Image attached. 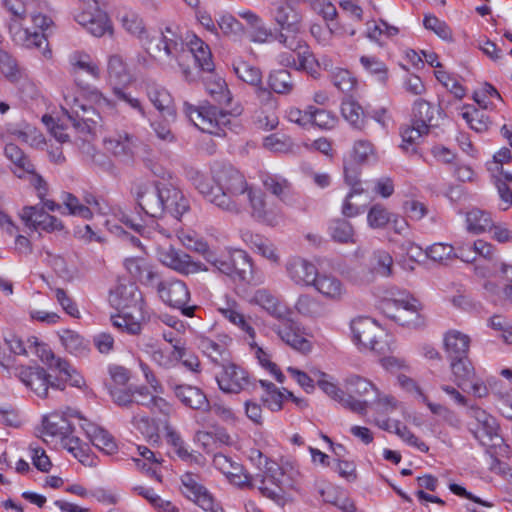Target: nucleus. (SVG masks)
Instances as JSON below:
<instances>
[{
	"instance_id": "59",
	"label": "nucleus",
	"mask_w": 512,
	"mask_h": 512,
	"mask_svg": "<svg viewBox=\"0 0 512 512\" xmlns=\"http://www.w3.org/2000/svg\"><path fill=\"white\" fill-rule=\"evenodd\" d=\"M113 402L120 407H130L134 404V387L120 388L105 383Z\"/></svg>"
},
{
	"instance_id": "61",
	"label": "nucleus",
	"mask_w": 512,
	"mask_h": 512,
	"mask_svg": "<svg viewBox=\"0 0 512 512\" xmlns=\"http://www.w3.org/2000/svg\"><path fill=\"white\" fill-rule=\"evenodd\" d=\"M62 200L65 207L69 210V214L82 217L83 219L92 218L91 208L86 206V204H81L75 195L64 193Z\"/></svg>"
},
{
	"instance_id": "36",
	"label": "nucleus",
	"mask_w": 512,
	"mask_h": 512,
	"mask_svg": "<svg viewBox=\"0 0 512 512\" xmlns=\"http://www.w3.org/2000/svg\"><path fill=\"white\" fill-rule=\"evenodd\" d=\"M187 49L191 52L189 65L190 62L195 61L203 71L211 72L213 70L214 64L210 48L200 38L193 35V38L187 44Z\"/></svg>"
},
{
	"instance_id": "15",
	"label": "nucleus",
	"mask_w": 512,
	"mask_h": 512,
	"mask_svg": "<svg viewBox=\"0 0 512 512\" xmlns=\"http://www.w3.org/2000/svg\"><path fill=\"white\" fill-rule=\"evenodd\" d=\"M347 394L354 398V401H365V408L359 414L367 412L368 405L378 399L379 393L376 386L368 379L352 374L344 380Z\"/></svg>"
},
{
	"instance_id": "28",
	"label": "nucleus",
	"mask_w": 512,
	"mask_h": 512,
	"mask_svg": "<svg viewBox=\"0 0 512 512\" xmlns=\"http://www.w3.org/2000/svg\"><path fill=\"white\" fill-rule=\"evenodd\" d=\"M296 33H279L277 40L283 46L296 54L299 58L300 67H311L315 62V58L306 42Z\"/></svg>"
},
{
	"instance_id": "50",
	"label": "nucleus",
	"mask_w": 512,
	"mask_h": 512,
	"mask_svg": "<svg viewBox=\"0 0 512 512\" xmlns=\"http://www.w3.org/2000/svg\"><path fill=\"white\" fill-rule=\"evenodd\" d=\"M461 116L471 129L479 133L487 131L491 124L489 117L474 107H464Z\"/></svg>"
},
{
	"instance_id": "48",
	"label": "nucleus",
	"mask_w": 512,
	"mask_h": 512,
	"mask_svg": "<svg viewBox=\"0 0 512 512\" xmlns=\"http://www.w3.org/2000/svg\"><path fill=\"white\" fill-rule=\"evenodd\" d=\"M330 235L335 242L341 244H354V228L352 224L344 219H335L329 226Z\"/></svg>"
},
{
	"instance_id": "46",
	"label": "nucleus",
	"mask_w": 512,
	"mask_h": 512,
	"mask_svg": "<svg viewBox=\"0 0 512 512\" xmlns=\"http://www.w3.org/2000/svg\"><path fill=\"white\" fill-rule=\"evenodd\" d=\"M134 312H126L111 315L110 320L112 326L119 330L122 333H127L129 335H139L142 330L141 323L137 321L134 316Z\"/></svg>"
},
{
	"instance_id": "11",
	"label": "nucleus",
	"mask_w": 512,
	"mask_h": 512,
	"mask_svg": "<svg viewBox=\"0 0 512 512\" xmlns=\"http://www.w3.org/2000/svg\"><path fill=\"white\" fill-rule=\"evenodd\" d=\"M181 492L189 500L193 501L203 510L208 512H222V508L215 503L213 496L199 482V475L192 472L184 473L181 478Z\"/></svg>"
},
{
	"instance_id": "30",
	"label": "nucleus",
	"mask_w": 512,
	"mask_h": 512,
	"mask_svg": "<svg viewBox=\"0 0 512 512\" xmlns=\"http://www.w3.org/2000/svg\"><path fill=\"white\" fill-rule=\"evenodd\" d=\"M166 441L172 447L177 457L186 463L201 464L204 459L200 453L189 450L188 444L182 438L181 434L170 426H166Z\"/></svg>"
},
{
	"instance_id": "63",
	"label": "nucleus",
	"mask_w": 512,
	"mask_h": 512,
	"mask_svg": "<svg viewBox=\"0 0 512 512\" xmlns=\"http://www.w3.org/2000/svg\"><path fill=\"white\" fill-rule=\"evenodd\" d=\"M54 368L57 369L61 374L65 375V382L73 387H81L84 384L83 377L77 372V370L71 366V364L62 358H58L54 364Z\"/></svg>"
},
{
	"instance_id": "56",
	"label": "nucleus",
	"mask_w": 512,
	"mask_h": 512,
	"mask_svg": "<svg viewBox=\"0 0 512 512\" xmlns=\"http://www.w3.org/2000/svg\"><path fill=\"white\" fill-rule=\"evenodd\" d=\"M73 101L74 103L73 105H71L70 110H68L65 107H62V110L65 112L69 120L73 123L74 127L80 128L82 126H85L89 129L87 121H90L94 124L97 123L95 119L85 117V114L88 112V109L84 105L79 104L77 99H74Z\"/></svg>"
},
{
	"instance_id": "47",
	"label": "nucleus",
	"mask_w": 512,
	"mask_h": 512,
	"mask_svg": "<svg viewBox=\"0 0 512 512\" xmlns=\"http://www.w3.org/2000/svg\"><path fill=\"white\" fill-rule=\"evenodd\" d=\"M341 113L355 129H364L366 116L362 107L356 101L351 99L344 100L341 104Z\"/></svg>"
},
{
	"instance_id": "1",
	"label": "nucleus",
	"mask_w": 512,
	"mask_h": 512,
	"mask_svg": "<svg viewBox=\"0 0 512 512\" xmlns=\"http://www.w3.org/2000/svg\"><path fill=\"white\" fill-rule=\"evenodd\" d=\"M212 182L203 175L194 179L196 189L222 211L239 214L249 202L251 215L258 222L277 226L283 220L279 206L268 205L264 193L249 186L245 176L231 164L215 163L211 168Z\"/></svg>"
},
{
	"instance_id": "4",
	"label": "nucleus",
	"mask_w": 512,
	"mask_h": 512,
	"mask_svg": "<svg viewBox=\"0 0 512 512\" xmlns=\"http://www.w3.org/2000/svg\"><path fill=\"white\" fill-rule=\"evenodd\" d=\"M157 50L163 53L169 60V65L175 69V65L181 70L185 80H191V67L188 61L191 59V52L187 49L181 29L176 24L166 25L160 32L157 43Z\"/></svg>"
},
{
	"instance_id": "60",
	"label": "nucleus",
	"mask_w": 512,
	"mask_h": 512,
	"mask_svg": "<svg viewBox=\"0 0 512 512\" xmlns=\"http://www.w3.org/2000/svg\"><path fill=\"white\" fill-rule=\"evenodd\" d=\"M393 215L380 204L373 205L368 214L367 222L373 229L384 228L391 221Z\"/></svg>"
},
{
	"instance_id": "20",
	"label": "nucleus",
	"mask_w": 512,
	"mask_h": 512,
	"mask_svg": "<svg viewBox=\"0 0 512 512\" xmlns=\"http://www.w3.org/2000/svg\"><path fill=\"white\" fill-rule=\"evenodd\" d=\"M251 304L258 305L271 316L282 319L287 313V307L271 293V290H243Z\"/></svg>"
},
{
	"instance_id": "5",
	"label": "nucleus",
	"mask_w": 512,
	"mask_h": 512,
	"mask_svg": "<svg viewBox=\"0 0 512 512\" xmlns=\"http://www.w3.org/2000/svg\"><path fill=\"white\" fill-rule=\"evenodd\" d=\"M213 265L221 273L244 285L258 286L264 280L263 273L256 269L250 256L243 250H233L215 259Z\"/></svg>"
},
{
	"instance_id": "35",
	"label": "nucleus",
	"mask_w": 512,
	"mask_h": 512,
	"mask_svg": "<svg viewBox=\"0 0 512 512\" xmlns=\"http://www.w3.org/2000/svg\"><path fill=\"white\" fill-rule=\"evenodd\" d=\"M43 433L51 437H58L64 440L74 432V426L64 416L58 413H52L45 416L42 420Z\"/></svg>"
},
{
	"instance_id": "52",
	"label": "nucleus",
	"mask_w": 512,
	"mask_h": 512,
	"mask_svg": "<svg viewBox=\"0 0 512 512\" xmlns=\"http://www.w3.org/2000/svg\"><path fill=\"white\" fill-rule=\"evenodd\" d=\"M234 71L239 79L251 86L257 87L263 83L261 70L248 62H238L234 65Z\"/></svg>"
},
{
	"instance_id": "49",
	"label": "nucleus",
	"mask_w": 512,
	"mask_h": 512,
	"mask_svg": "<svg viewBox=\"0 0 512 512\" xmlns=\"http://www.w3.org/2000/svg\"><path fill=\"white\" fill-rule=\"evenodd\" d=\"M429 131L423 129L419 125L406 126L401 129L402 144L400 145L406 153L415 154L417 153L416 143L423 136L427 135Z\"/></svg>"
},
{
	"instance_id": "8",
	"label": "nucleus",
	"mask_w": 512,
	"mask_h": 512,
	"mask_svg": "<svg viewBox=\"0 0 512 512\" xmlns=\"http://www.w3.org/2000/svg\"><path fill=\"white\" fill-rule=\"evenodd\" d=\"M23 19H11L9 24V32L18 45L26 48H41L47 45L45 31L52 25L50 17L35 12L31 14V21L34 25L33 29L23 27Z\"/></svg>"
},
{
	"instance_id": "40",
	"label": "nucleus",
	"mask_w": 512,
	"mask_h": 512,
	"mask_svg": "<svg viewBox=\"0 0 512 512\" xmlns=\"http://www.w3.org/2000/svg\"><path fill=\"white\" fill-rule=\"evenodd\" d=\"M283 476L284 474L282 469L280 471L266 473V476L261 478L260 485L258 486L260 493L272 500L280 499L282 493L284 492V484L283 480L281 479Z\"/></svg>"
},
{
	"instance_id": "9",
	"label": "nucleus",
	"mask_w": 512,
	"mask_h": 512,
	"mask_svg": "<svg viewBox=\"0 0 512 512\" xmlns=\"http://www.w3.org/2000/svg\"><path fill=\"white\" fill-rule=\"evenodd\" d=\"M124 267L130 276V285L152 286L156 288H167L169 286H185L181 281L165 283L159 274L142 257H130L124 261Z\"/></svg>"
},
{
	"instance_id": "33",
	"label": "nucleus",
	"mask_w": 512,
	"mask_h": 512,
	"mask_svg": "<svg viewBox=\"0 0 512 512\" xmlns=\"http://www.w3.org/2000/svg\"><path fill=\"white\" fill-rule=\"evenodd\" d=\"M452 381L461 389L471 383L476 376L475 367L468 356L449 361Z\"/></svg>"
},
{
	"instance_id": "43",
	"label": "nucleus",
	"mask_w": 512,
	"mask_h": 512,
	"mask_svg": "<svg viewBox=\"0 0 512 512\" xmlns=\"http://www.w3.org/2000/svg\"><path fill=\"white\" fill-rule=\"evenodd\" d=\"M268 86L274 93L287 95L294 90L295 81L288 70L278 69L270 72Z\"/></svg>"
},
{
	"instance_id": "62",
	"label": "nucleus",
	"mask_w": 512,
	"mask_h": 512,
	"mask_svg": "<svg viewBox=\"0 0 512 512\" xmlns=\"http://www.w3.org/2000/svg\"><path fill=\"white\" fill-rule=\"evenodd\" d=\"M82 152L85 154L87 160L100 169L109 171L113 168L112 161L104 153L97 151L88 142L83 144Z\"/></svg>"
},
{
	"instance_id": "51",
	"label": "nucleus",
	"mask_w": 512,
	"mask_h": 512,
	"mask_svg": "<svg viewBox=\"0 0 512 512\" xmlns=\"http://www.w3.org/2000/svg\"><path fill=\"white\" fill-rule=\"evenodd\" d=\"M264 188L278 197L280 200H285L291 190L290 183L277 175L266 174L262 177Z\"/></svg>"
},
{
	"instance_id": "34",
	"label": "nucleus",
	"mask_w": 512,
	"mask_h": 512,
	"mask_svg": "<svg viewBox=\"0 0 512 512\" xmlns=\"http://www.w3.org/2000/svg\"><path fill=\"white\" fill-rule=\"evenodd\" d=\"M163 302L172 308L179 309L184 316H194L197 305H188L190 301V290H158Z\"/></svg>"
},
{
	"instance_id": "7",
	"label": "nucleus",
	"mask_w": 512,
	"mask_h": 512,
	"mask_svg": "<svg viewBox=\"0 0 512 512\" xmlns=\"http://www.w3.org/2000/svg\"><path fill=\"white\" fill-rule=\"evenodd\" d=\"M289 278L298 286L314 288H338L340 283L332 275L319 274L316 266L301 257L290 258L286 264Z\"/></svg>"
},
{
	"instance_id": "55",
	"label": "nucleus",
	"mask_w": 512,
	"mask_h": 512,
	"mask_svg": "<svg viewBox=\"0 0 512 512\" xmlns=\"http://www.w3.org/2000/svg\"><path fill=\"white\" fill-rule=\"evenodd\" d=\"M425 256L434 262L447 264L448 261L454 259L455 249L452 245L446 243H434L427 247L424 252Z\"/></svg>"
},
{
	"instance_id": "37",
	"label": "nucleus",
	"mask_w": 512,
	"mask_h": 512,
	"mask_svg": "<svg viewBox=\"0 0 512 512\" xmlns=\"http://www.w3.org/2000/svg\"><path fill=\"white\" fill-rule=\"evenodd\" d=\"M60 340L65 350L75 357H87L90 352L89 341L84 339L76 331L66 329L60 335Z\"/></svg>"
},
{
	"instance_id": "23",
	"label": "nucleus",
	"mask_w": 512,
	"mask_h": 512,
	"mask_svg": "<svg viewBox=\"0 0 512 512\" xmlns=\"http://www.w3.org/2000/svg\"><path fill=\"white\" fill-rule=\"evenodd\" d=\"M75 20L95 37H102L105 34L111 35L113 33L108 15L100 10H97L95 13L83 11L76 15Z\"/></svg>"
},
{
	"instance_id": "24",
	"label": "nucleus",
	"mask_w": 512,
	"mask_h": 512,
	"mask_svg": "<svg viewBox=\"0 0 512 512\" xmlns=\"http://www.w3.org/2000/svg\"><path fill=\"white\" fill-rule=\"evenodd\" d=\"M317 385L326 395L352 412H362L364 410L365 401H354L351 395H346L336 383L329 380L326 373H321V378L317 381Z\"/></svg>"
},
{
	"instance_id": "31",
	"label": "nucleus",
	"mask_w": 512,
	"mask_h": 512,
	"mask_svg": "<svg viewBox=\"0 0 512 512\" xmlns=\"http://www.w3.org/2000/svg\"><path fill=\"white\" fill-rule=\"evenodd\" d=\"M440 114V110L434 107L429 101L419 98L413 103L412 123L429 131L431 127L437 125L436 115Z\"/></svg>"
},
{
	"instance_id": "38",
	"label": "nucleus",
	"mask_w": 512,
	"mask_h": 512,
	"mask_svg": "<svg viewBox=\"0 0 512 512\" xmlns=\"http://www.w3.org/2000/svg\"><path fill=\"white\" fill-rule=\"evenodd\" d=\"M87 436L90 438L92 444L99 450L103 451L108 455H112L117 452L118 446L115 442L114 437L103 428L96 427L92 424H88V428H84Z\"/></svg>"
},
{
	"instance_id": "6",
	"label": "nucleus",
	"mask_w": 512,
	"mask_h": 512,
	"mask_svg": "<svg viewBox=\"0 0 512 512\" xmlns=\"http://www.w3.org/2000/svg\"><path fill=\"white\" fill-rule=\"evenodd\" d=\"M377 308L388 318L403 326L417 327L423 324L419 313L422 305L411 295L400 298H383L378 301Z\"/></svg>"
},
{
	"instance_id": "58",
	"label": "nucleus",
	"mask_w": 512,
	"mask_h": 512,
	"mask_svg": "<svg viewBox=\"0 0 512 512\" xmlns=\"http://www.w3.org/2000/svg\"><path fill=\"white\" fill-rule=\"evenodd\" d=\"M333 85L343 93H349L356 86V79L350 71L342 68H336L331 74Z\"/></svg>"
},
{
	"instance_id": "39",
	"label": "nucleus",
	"mask_w": 512,
	"mask_h": 512,
	"mask_svg": "<svg viewBox=\"0 0 512 512\" xmlns=\"http://www.w3.org/2000/svg\"><path fill=\"white\" fill-rule=\"evenodd\" d=\"M4 153L14 164L15 168L13 172L18 178H22L26 174L34 173V165L17 145L13 143L6 144Z\"/></svg>"
},
{
	"instance_id": "3",
	"label": "nucleus",
	"mask_w": 512,
	"mask_h": 512,
	"mask_svg": "<svg viewBox=\"0 0 512 512\" xmlns=\"http://www.w3.org/2000/svg\"><path fill=\"white\" fill-rule=\"evenodd\" d=\"M183 109L186 116L199 130L215 136H225L227 130H231L230 115L239 116L243 112V108L239 104L231 108L229 112L211 104L194 106L188 102H184Z\"/></svg>"
},
{
	"instance_id": "13",
	"label": "nucleus",
	"mask_w": 512,
	"mask_h": 512,
	"mask_svg": "<svg viewBox=\"0 0 512 512\" xmlns=\"http://www.w3.org/2000/svg\"><path fill=\"white\" fill-rule=\"evenodd\" d=\"M222 371L216 376L219 389L224 393L238 394L249 384V374L234 363L221 364Z\"/></svg>"
},
{
	"instance_id": "19",
	"label": "nucleus",
	"mask_w": 512,
	"mask_h": 512,
	"mask_svg": "<svg viewBox=\"0 0 512 512\" xmlns=\"http://www.w3.org/2000/svg\"><path fill=\"white\" fill-rule=\"evenodd\" d=\"M105 150L121 161L132 159L135 148V137L126 131L116 132L104 138Z\"/></svg>"
},
{
	"instance_id": "32",
	"label": "nucleus",
	"mask_w": 512,
	"mask_h": 512,
	"mask_svg": "<svg viewBox=\"0 0 512 512\" xmlns=\"http://www.w3.org/2000/svg\"><path fill=\"white\" fill-rule=\"evenodd\" d=\"M273 17L276 23L288 33L300 31L302 16L289 4L284 2L276 4Z\"/></svg>"
},
{
	"instance_id": "64",
	"label": "nucleus",
	"mask_w": 512,
	"mask_h": 512,
	"mask_svg": "<svg viewBox=\"0 0 512 512\" xmlns=\"http://www.w3.org/2000/svg\"><path fill=\"white\" fill-rule=\"evenodd\" d=\"M122 26L124 29L138 38H143L146 35L143 20L135 13H125L121 18Z\"/></svg>"
},
{
	"instance_id": "14",
	"label": "nucleus",
	"mask_w": 512,
	"mask_h": 512,
	"mask_svg": "<svg viewBox=\"0 0 512 512\" xmlns=\"http://www.w3.org/2000/svg\"><path fill=\"white\" fill-rule=\"evenodd\" d=\"M232 339L225 334H219L215 338L205 335L197 337V347L206 355L213 363L221 365L228 361V346Z\"/></svg>"
},
{
	"instance_id": "26",
	"label": "nucleus",
	"mask_w": 512,
	"mask_h": 512,
	"mask_svg": "<svg viewBox=\"0 0 512 512\" xmlns=\"http://www.w3.org/2000/svg\"><path fill=\"white\" fill-rule=\"evenodd\" d=\"M164 214L168 213L176 219L189 210V202L182 191L171 184L161 183Z\"/></svg>"
},
{
	"instance_id": "18",
	"label": "nucleus",
	"mask_w": 512,
	"mask_h": 512,
	"mask_svg": "<svg viewBox=\"0 0 512 512\" xmlns=\"http://www.w3.org/2000/svg\"><path fill=\"white\" fill-rule=\"evenodd\" d=\"M108 301L111 307L121 313H143L144 297L141 290H110Z\"/></svg>"
},
{
	"instance_id": "12",
	"label": "nucleus",
	"mask_w": 512,
	"mask_h": 512,
	"mask_svg": "<svg viewBox=\"0 0 512 512\" xmlns=\"http://www.w3.org/2000/svg\"><path fill=\"white\" fill-rule=\"evenodd\" d=\"M169 389L186 408L208 413L211 404L206 393L199 387L189 384H177L172 380L167 382Z\"/></svg>"
},
{
	"instance_id": "27",
	"label": "nucleus",
	"mask_w": 512,
	"mask_h": 512,
	"mask_svg": "<svg viewBox=\"0 0 512 512\" xmlns=\"http://www.w3.org/2000/svg\"><path fill=\"white\" fill-rule=\"evenodd\" d=\"M471 339L461 331L451 329L443 336V347L448 361L469 355Z\"/></svg>"
},
{
	"instance_id": "25",
	"label": "nucleus",
	"mask_w": 512,
	"mask_h": 512,
	"mask_svg": "<svg viewBox=\"0 0 512 512\" xmlns=\"http://www.w3.org/2000/svg\"><path fill=\"white\" fill-rule=\"evenodd\" d=\"M282 319V323L274 329L278 336L295 350L310 351V342L303 337L299 324L292 319Z\"/></svg>"
},
{
	"instance_id": "29",
	"label": "nucleus",
	"mask_w": 512,
	"mask_h": 512,
	"mask_svg": "<svg viewBox=\"0 0 512 512\" xmlns=\"http://www.w3.org/2000/svg\"><path fill=\"white\" fill-rule=\"evenodd\" d=\"M147 96L161 115L172 121L175 120L176 110L173 98L166 88L157 84H149L147 86Z\"/></svg>"
},
{
	"instance_id": "21",
	"label": "nucleus",
	"mask_w": 512,
	"mask_h": 512,
	"mask_svg": "<svg viewBox=\"0 0 512 512\" xmlns=\"http://www.w3.org/2000/svg\"><path fill=\"white\" fill-rule=\"evenodd\" d=\"M137 203L144 213L150 217H160L164 214L162 186L141 187L137 192Z\"/></svg>"
},
{
	"instance_id": "2",
	"label": "nucleus",
	"mask_w": 512,
	"mask_h": 512,
	"mask_svg": "<svg viewBox=\"0 0 512 512\" xmlns=\"http://www.w3.org/2000/svg\"><path fill=\"white\" fill-rule=\"evenodd\" d=\"M119 220L127 227L138 231L142 235L147 234L148 237L155 240L157 258L165 266L185 275L207 270L201 262L192 261L190 255L176 250L171 244L159 243L160 240H167L171 237V233L160 227L159 224L156 225L153 231H150V229L142 228L140 224L134 223L124 212H120Z\"/></svg>"
},
{
	"instance_id": "10",
	"label": "nucleus",
	"mask_w": 512,
	"mask_h": 512,
	"mask_svg": "<svg viewBox=\"0 0 512 512\" xmlns=\"http://www.w3.org/2000/svg\"><path fill=\"white\" fill-rule=\"evenodd\" d=\"M353 341L369 349L378 355L385 353L386 344L378 340L381 334V327L378 323L369 317H358L351 321L350 324Z\"/></svg>"
},
{
	"instance_id": "41",
	"label": "nucleus",
	"mask_w": 512,
	"mask_h": 512,
	"mask_svg": "<svg viewBox=\"0 0 512 512\" xmlns=\"http://www.w3.org/2000/svg\"><path fill=\"white\" fill-rule=\"evenodd\" d=\"M205 86L208 94L219 105L229 106L231 104L232 96L223 78L210 75L205 80Z\"/></svg>"
},
{
	"instance_id": "42",
	"label": "nucleus",
	"mask_w": 512,
	"mask_h": 512,
	"mask_svg": "<svg viewBox=\"0 0 512 512\" xmlns=\"http://www.w3.org/2000/svg\"><path fill=\"white\" fill-rule=\"evenodd\" d=\"M132 424L150 445L158 446L161 443L159 426L154 419L148 416L135 415L132 418Z\"/></svg>"
},
{
	"instance_id": "53",
	"label": "nucleus",
	"mask_w": 512,
	"mask_h": 512,
	"mask_svg": "<svg viewBox=\"0 0 512 512\" xmlns=\"http://www.w3.org/2000/svg\"><path fill=\"white\" fill-rule=\"evenodd\" d=\"M133 490L140 496L144 497L149 503L158 510V512H178L176 506L170 501L163 500L157 495L152 488L144 486H135Z\"/></svg>"
},
{
	"instance_id": "22",
	"label": "nucleus",
	"mask_w": 512,
	"mask_h": 512,
	"mask_svg": "<svg viewBox=\"0 0 512 512\" xmlns=\"http://www.w3.org/2000/svg\"><path fill=\"white\" fill-rule=\"evenodd\" d=\"M21 218L25 222L26 226L34 229H42L52 232L63 228L60 220L36 206L24 207L21 213Z\"/></svg>"
},
{
	"instance_id": "44",
	"label": "nucleus",
	"mask_w": 512,
	"mask_h": 512,
	"mask_svg": "<svg viewBox=\"0 0 512 512\" xmlns=\"http://www.w3.org/2000/svg\"><path fill=\"white\" fill-rule=\"evenodd\" d=\"M467 230L473 234H480L492 229L493 220L485 211L474 208L466 214Z\"/></svg>"
},
{
	"instance_id": "45",
	"label": "nucleus",
	"mask_w": 512,
	"mask_h": 512,
	"mask_svg": "<svg viewBox=\"0 0 512 512\" xmlns=\"http://www.w3.org/2000/svg\"><path fill=\"white\" fill-rule=\"evenodd\" d=\"M493 178L495 179V185L498 189L499 196L507 206L503 208L506 210L509 206H512V189L509 184H512V173L503 170V166H495L492 169Z\"/></svg>"
},
{
	"instance_id": "57",
	"label": "nucleus",
	"mask_w": 512,
	"mask_h": 512,
	"mask_svg": "<svg viewBox=\"0 0 512 512\" xmlns=\"http://www.w3.org/2000/svg\"><path fill=\"white\" fill-rule=\"evenodd\" d=\"M311 122L320 129H333L338 122V118L332 112L310 106Z\"/></svg>"
},
{
	"instance_id": "16",
	"label": "nucleus",
	"mask_w": 512,
	"mask_h": 512,
	"mask_svg": "<svg viewBox=\"0 0 512 512\" xmlns=\"http://www.w3.org/2000/svg\"><path fill=\"white\" fill-rule=\"evenodd\" d=\"M19 380L38 397L46 398L49 389V374L40 366H21L17 368Z\"/></svg>"
},
{
	"instance_id": "54",
	"label": "nucleus",
	"mask_w": 512,
	"mask_h": 512,
	"mask_svg": "<svg viewBox=\"0 0 512 512\" xmlns=\"http://www.w3.org/2000/svg\"><path fill=\"white\" fill-rule=\"evenodd\" d=\"M107 73L110 80L124 82L128 80L129 73L127 64L119 54H113L108 57Z\"/></svg>"
},
{
	"instance_id": "17",
	"label": "nucleus",
	"mask_w": 512,
	"mask_h": 512,
	"mask_svg": "<svg viewBox=\"0 0 512 512\" xmlns=\"http://www.w3.org/2000/svg\"><path fill=\"white\" fill-rule=\"evenodd\" d=\"M478 428L474 431V437L484 446H500L504 439L499 434L500 427L497 420L483 410L476 414Z\"/></svg>"
}]
</instances>
